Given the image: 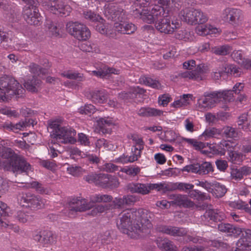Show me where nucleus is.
Wrapping results in <instances>:
<instances>
[{
  "label": "nucleus",
  "instance_id": "nucleus-1",
  "mask_svg": "<svg viewBox=\"0 0 251 251\" xmlns=\"http://www.w3.org/2000/svg\"><path fill=\"white\" fill-rule=\"evenodd\" d=\"M153 214L147 210L127 209L119 216L117 221L118 228L131 238L143 237L149 233L152 227L150 221Z\"/></svg>",
  "mask_w": 251,
  "mask_h": 251
},
{
  "label": "nucleus",
  "instance_id": "nucleus-2",
  "mask_svg": "<svg viewBox=\"0 0 251 251\" xmlns=\"http://www.w3.org/2000/svg\"><path fill=\"white\" fill-rule=\"evenodd\" d=\"M151 0H134L131 6L132 14L136 18L151 24L166 19L169 16V7L168 6L155 5L151 11L143 8L148 6Z\"/></svg>",
  "mask_w": 251,
  "mask_h": 251
},
{
  "label": "nucleus",
  "instance_id": "nucleus-3",
  "mask_svg": "<svg viewBox=\"0 0 251 251\" xmlns=\"http://www.w3.org/2000/svg\"><path fill=\"white\" fill-rule=\"evenodd\" d=\"M25 91L22 85L12 77H0V100L7 101L14 95L22 96Z\"/></svg>",
  "mask_w": 251,
  "mask_h": 251
},
{
  "label": "nucleus",
  "instance_id": "nucleus-4",
  "mask_svg": "<svg viewBox=\"0 0 251 251\" xmlns=\"http://www.w3.org/2000/svg\"><path fill=\"white\" fill-rule=\"evenodd\" d=\"M231 92L227 90L205 92L203 93L204 98L198 100L199 105L204 108L209 109L221 101H230L232 99Z\"/></svg>",
  "mask_w": 251,
  "mask_h": 251
},
{
  "label": "nucleus",
  "instance_id": "nucleus-5",
  "mask_svg": "<svg viewBox=\"0 0 251 251\" xmlns=\"http://www.w3.org/2000/svg\"><path fill=\"white\" fill-rule=\"evenodd\" d=\"M17 199L21 206L29 208L32 210L42 208L48 204L46 199L29 192L20 193Z\"/></svg>",
  "mask_w": 251,
  "mask_h": 251
},
{
  "label": "nucleus",
  "instance_id": "nucleus-6",
  "mask_svg": "<svg viewBox=\"0 0 251 251\" xmlns=\"http://www.w3.org/2000/svg\"><path fill=\"white\" fill-rule=\"evenodd\" d=\"M221 17L223 21L236 27L242 25L244 13L239 8L228 7L223 10Z\"/></svg>",
  "mask_w": 251,
  "mask_h": 251
},
{
  "label": "nucleus",
  "instance_id": "nucleus-7",
  "mask_svg": "<svg viewBox=\"0 0 251 251\" xmlns=\"http://www.w3.org/2000/svg\"><path fill=\"white\" fill-rule=\"evenodd\" d=\"M66 29L71 35L78 40H86L91 36L89 28L85 25L78 22L68 23Z\"/></svg>",
  "mask_w": 251,
  "mask_h": 251
},
{
  "label": "nucleus",
  "instance_id": "nucleus-8",
  "mask_svg": "<svg viewBox=\"0 0 251 251\" xmlns=\"http://www.w3.org/2000/svg\"><path fill=\"white\" fill-rule=\"evenodd\" d=\"M103 13L105 17L111 21L122 22L127 19L126 12L122 7L113 3L105 5Z\"/></svg>",
  "mask_w": 251,
  "mask_h": 251
},
{
  "label": "nucleus",
  "instance_id": "nucleus-9",
  "mask_svg": "<svg viewBox=\"0 0 251 251\" xmlns=\"http://www.w3.org/2000/svg\"><path fill=\"white\" fill-rule=\"evenodd\" d=\"M10 165H5V171L12 172L14 173L22 174L25 173L26 174L29 171H31L32 167L25 159L18 155Z\"/></svg>",
  "mask_w": 251,
  "mask_h": 251
},
{
  "label": "nucleus",
  "instance_id": "nucleus-10",
  "mask_svg": "<svg viewBox=\"0 0 251 251\" xmlns=\"http://www.w3.org/2000/svg\"><path fill=\"white\" fill-rule=\"evenodd\" d=\"M209 69L204 64L197 65L195 69L191 71H185L178 74V76L184 78L199 81L205 79V74Z\"/></svg>",
  "mask_w": 251,
  "mask_h": 251
},
{
  "label": "nucleus",
  "instance_id": "nucleus-11",
  "mask_svg": "<svg viewBox=\"0 0 251 251\" xmlns=\"http://www.w3.org/2000/svg\"><path fill=\"white\" fill-rule=\"evenodd\" d=\"M181 24L177 19L170 20L169 18L155 24L157 30L161 33L171 34L177 31L181 27Z\"/></svg>",
  "mask_w": 251,
  "mask_h": 251
},
{
  "label": "nucleus",
  "instance_id": "nucleus-12",
  "mask_svg": "<svg viewBox=\"0 0 251 251\" xmlns=\"http://www.w3.org/2000/svg\"><path fill=\"white\" fill-rule=\"evenodd\" d=\"M32 238L40 246L44 247H48L56 241V235L49 230L35 231L33 233Z\"/></svg>",
  "mask_w": 251,
  "mask_h": 251
},
{
  "label": "nucleus",
  "instance_id": "nucleus-13",
  "mask_svg": "<svg viewBox=\"0 0 251 251\" xmlns=\"http://www.w3.org/2000/svg\"><path fill=\"white\" fill-rule=\"evenodd\" d=\"M25 20L29 25H39L41 23V17L36 4L25 5L23 9Z\"/></svg>",
  "mask_w": 251,
  "mask_h": 251
},
{
  "label": "nucleus",
  "instance_id": "nucleus-14",
  "mask_svg": "<svg viewBox=\"0 0 251 251\" xmlns=\"http://www.w3.org/2000/svg\"><path fill=\"white\" fill-rule=\"evenodd\" d=\"M93 207L91 202H88L84 199H73L69 203L68 216L71 217L74 213L76 212H83L88 210Z\"/></svg>",
  "mask_w": 251,
  "mask_h": 251
},
{
  "label": "nucleus",
  "instance_id": "nucleus-15",
  "mask_svg": "<svg viewBox=\"0 0 251 251\" xmlns=\"http://www.w3.org/2000/svg\"><path fill=\"white\" fill-rule=\"evenodd\" d=\"M76 134V131L71 127L63 126L56 132L54 138L62 143H72L75 141Z\"/></svg>",
  "mask_w": 251,
  "mask_h": 251
},
{
  "label": "nucleus",
  "instance_id": "nucleus-16",
  "mask_svg": "<svg viewBox=\"0 0 251 251\" xmlns=\"http://www.w3.org/2000/svg\"><path fill=\"white\" fill-rule=\"evenodd\" d=\"M46 8L53 14L64 17L69 15L72 10L71 7L62 0H58L54 5H47Z\"/></svg>",
  "mask_w": 251,
  "mask_h": 251
},
{
  "label": "nucleus",
  "instance_id": "nucleus-17",
  "mask_svg": "<svg viewBox=\"0 0 251 251\" xmlns=\"http://www.w3.org/2000/svg\"><path fill=\"white\" fill-rule=\"evenodd\" d=\"M18 155L10 148L0 147V169L5 171V165H10Z\"/></svg>",
  "mask_w": 251,
  "mask_h": 251
},
{
  "label": "nucleus",
  "instance_id": "nucleus-18",
  "mask_svg": "<svg viewBox=\"0 0 251 251\" xmlns=\"http://www.w3.org/2000/svg\"><path fill=\"white\" fill-rule=\"evenodd\" d=\"M225 218V213L218 209L206 210L201 217V219L205 225H209L212 222L221 221Z\"/></svg>",
  "mask_w": 251,
  "mask_h": 251
},
{
  "label": "nucleus",
  "instance_id": "nucleus-19",
  "mask_svg": "<svg viewBox=\"0 0 251 251\" xmlns=\"http://www.w3.org/2000/svg\"><path fill=\"white\" fill-rule=\"evenodd\" d=\"M241 236L236 243V249L239 251L246 249L247 247L251 246V230L249 229H242Z\"/></svg>",
  "mask_w": 251,
  "mask_h": 251
},
{
  "label": "nucleus",
  "instance_id": "nucleus-20",
  "mask_svg": "<svg viewBox=\"0 0 251 251\" xmlns=\"http://www.w3.org/2000/svg\"><path fill=\"white\" fill-rule=\"evenodd\" d=\"M119 183L117 177L107 174H101L99 186L103 188H116Z\"/></svg>",
  "mask_w": 251,
  "mask_h": 251
},
{
  "label": "nucleus",
  "instance_id": "nucleus-21",
  "mask_svg": "<svg viewBox=\"0 0 251 251\" xmlns=\"http://www.w3.org/2000/svg\"><path fill=\"white\" fill-rule=\"evenodd\" d=\"M120 71L105 65H102L98 70L92 71V74L98 77L106 78L111 74L119 75Z\"/></svg>",
  "mask_w": 251,
  "mask_h": 251
},
{
  "label": "nucleus",
  "instance_id": "nucleus-22",
  "mask_svg": "<svg viewBox=\"0 0 251 251\" xmlns=\"http://www.w3.org/2000/svg\"><path fill=\"white\" fill-rule=\"evenodd\" d=\"M44 67H42L34 63H31L28 66L30 72L34 75L35 76H39L41 75H45L48 73V69L50 67L49 61L47 60H44L43 64Z\"/></svg>",
  "mask_w": 251,
  "mask_h": 251
},
{
  "label": "nucleus",
  "instance_id": "nucleus-23",
  "mask_svg": "<svg viewBox=\"0 0 251 251\" xmlns=\"http://www.w3.org/2000/svg\"><path fill=\"white\" fill-rule=\"evenodd\" d=\"M127 189L132 193L146 195L150 192L149 184L130 183L127 185Z\"/></svg>",
  "mask_w": 251,
  "mask_h": 251
},
{
  "label": "nucleus",
  "instance_id": "nucleus-24",
  "mask_svg": "<svg viewBox=\"0 0 251 251\" xmlns=\"http://www.w3.org/2000/svg\"><path fill=\"white\" fill-rule=\"evenodd\" d=\"M196 9L193 8H186L180 12V17L181 20L189 24L196 25L197 19L195 18Z\"/></svg>",
  "mask_w": 251,
  "mask_h": 251
},
{
  "label": "nucleus",
  "instance_id": "nucleus-25",
  "mask_svg": "<svg viewBox=\"0 0 251 251\" xmlns=\"http://www.w3.org/2000/svg\"><path fill=\"white\" fill-rule=\"evenodd\" d=\"M108 96V93L104 89L95 90L91 93V100L95 103H105Z\"/></svg>",
  "mask_w": 251,
  "mask_h": 251
},
{
  "label": "nucleus",
  "instance_id": "nucleus-26",
  "mask_svg": "<svg viewBox=\"0 0 251 251\" xmlns=\"http://www.w3.org/2000/svg\"><path fill=\"white\" fill-rule=\"evenodd\" d=\"M115 30L122 34H130L136 30L135 25L132 23H116L114 25Z\"/></svg>",
  "mask_w": 251,
  "mask_h": 251
},
{
  "label": "nucleus",
  "instance_id": "nucleus-27",
  "mask_svg": "<svg viewBox=\"0 0 251 251\" xmlns=\"http://www.w3.org/2000/svg\"><path fill=\"white\" fill-rule=\"evenodd\" d=\"M98 126L103 133H109L110 129L108 127L114 124L113 118L110 117L100 118L97 120Z\"/></svg>",
  "mask_w": 251,
  "mask_h": 251
},
{
  "label": "nucleus",
  "instance_id": "nucleus-28",
  "mask_svg": "<svg viewBox=\"0 0 251 251\" xmlns=\"http://www.w3.org/2000/svg\"><path fill=\"white\" fill-rule=\"evenodd\" d=\"M132 155H128L123 154L119 157L116 159V161L122 164L132 163L138 160L140 157L141 153L139 151H135L132 149Z\"/></svg>",
  "mask_w": 251,
  "mask_h": 251
},
{
  "label": "nucleus",
  "instance_id": "nucleus-29",
  "mask_svg": "<svg viewBox=\"0 0 251 251\" xmlns=\"http://www.w3.org/2000/svg\"><path fill=\"white\" fill-rule=\"evenodd\" d=\"M196 174L200 175H207L214 172L212 164L209 162H203L201 164L197 163Z\"/></svg>",
  "mask_w": 251,
  "mask_h": 251
},
{
  "label": "nucleus",
  "instance_id": "nucleus-30",
  "mask_svg": "<svg viewBox=\"0 0 251 251\" xmlns=\"http://www.w3.org/2000/svg\"><path fill=\"white\" fill-rule=\"evenodd\" d=\"M162 114V111L149 107H142L138 111V114L142 117L160 116Z\"/></svg>",
  "mask_w": 251,
  "mask_h": 251
},
{
  "label": "nucleus",
  "instance_id": "nucleus-31",
  "mask_svg": "<svg viewBox=\"0 0 251 251\" xmlns=\"http://www.w3.org/2000/svg\"><path fill=\"white\" fill-rule=\"evenodd\" d=\"M174 205L184 207H192L194 203L188 199L186 195L178 194Z\"/></svg>",
  "mask_w": 251,
  "mask_h": 251
},
{
  "label": "nucleus",
  "instance_id": "nucleus-32",
  "mask_svg": "<svg viewBox=\"0 0 251 251\" xmlns=\"http://www.w3.org/2000/svg\"><path fill=\"white\" fill-rule=\"evenodd\" d=\"M238 126L239 129H242L244 131H248L250 130L251 126V121L249 119L247 113H243L239 117L237 121Z\"/></svg>",
  "mask_w": 251,
  "mask_h": 251
},
{
  "label": "nucleus",
  "instance_id": "nucleus-33",
  "mask_svg": "<svg viewBox=\"0 0 251 251\" xmlns=\"http://www.w3.org/2000/svg\"><path fill=\"white\" fill-rule=\"evenodd\" d=\"M156 243L158 247L163 251H176V247L170 241L158 239Z\"/></svg>",
  "mask_w": 251,
  "mask_h": 251
},
{
  "label": "nucleus",
  "instance_id": "nucleus-34",
  "mask_svg": "<svg viewBox=\"0 0 251 251\" xmlns=\"http://www.w3.org/2000/svg\"><path fill=\"white\" fill-rule=\"evenodd\" d=\"M232 50V48L228 45H223L212 47L211 51L218 55L225 56L229 53Z\"/></svg>",
  "mask_w": 251,
  "mask_h": 251
},
{
  "label": "nucleus",
  "instance_id": "nucleus-35",
  "mask_svg": "<svg viewBox=\"0 0 251 251\" xmlns=\"http://www.w3.org/2000/svg\"><path fill=\"white\" fill-rule=\"evenodd\" d=\"M79 48L81 50L85 52L99 53L100 51L97 44L90 42L81 43L79 45Z\"/></svg>",
  "mask_w": 251,
  "mask_h": 251
},
{
  "label": "nucleus",
  "instance_id": "nucleus-36",
  "mask_svg": "<svg viewBox=\"0 0 251 251\" xmlns=\"http://www.w3.org/2000/svg\"><path fill=\"white\" fill-rule=\"evenodd\" d=\"M120 171L126 174L130 177H133L140 173L141 168L136 165H130L121 168Z\"/></svg>",
  "mask_w": 251,
  "mask_h": 251
},
{
  "label": "nucleus",
  "instance_id": "nucleus-37",
  "mask_svg": "<svg viewBox=\"0 0 251 251\" xmlns=\"http://www.w3.org/2000/svg\"><path fill=\"white\" fill-rule=\"evenodd\" d=\"M226 192L227 189L224 185L215 181L214 186L212 192L214 196L216 198H221L226 194Z\"/></svg>",
  "mask_w": 251,
  "mask_h": 251
},
{
  "label": "nucleus",
  "instance_id": "nucleus-38",
  "mask_svg": "<svg viewBox=\"0 0 251 251\" xmlns=\"http://www.w3.org/2000/svg\"><path fill=\"white\" fill-rule=\"evenodd\" d=\"M41 80L33 76L31 80H28L24 83L25 87L28 91L35 92L37 91Z\"/></svg>",
  "mask_w": 251,
  "mask_h": 251
},
{
  "label": "nucleus",
  "instance_id": "nucleus-39",
  "mask_svg": "<svg viewBox=\"0 0 251 251\" xmlns=\"http://www.w3.org/2000/svg\"><path fill=\"white\" fill-rule=\"evenodd\" d=\"M192 96L191 94H184L180 98L174 101L171 104L173 107L178 108L187 105L189 103V98Z\"/></svg>",
  "mask_w": 251,
  "mask_h": 251
},
{
  "label": "nucleus",
  "instance_id": "nucleus-40",
  "mask_svg": "<svg viewBox=\"0 0 251 251\" xmlns=\"http://www.w3.org/2000/svg\"><path fill=\"white\" fill-rule=\"evenodd\" d=\"M224 70L223 71L225 73L230 74L235 77H239L242 74L241 69L236 67L234 65L225 64H224Z\"/></svg>",
  "mask_w": 251,
  "mask_h": 251
},
{
  "label": "nucleus",
  "instance_id": "nucleus-41",
  "mask_svg": "<svg viewBox=\"0 0 251 251\" xmlns=\"http://www.w3.org/2000/svg\"><path fill=\"white\" fill-rule=\"evenodd\" d=\"M182 140L187 143L196 150H200L205 148L208 146V143L199 141L195 139L182 138Z\"/></svg>",
  "mask_w": 251,
  "mask_h": 251
},
{
  "label": "nucleus",
  "instance_id": "nucleus-42",
  "mask_svg": "<svg viewBox=\"0 0 251 251\" xmlns=\"http://www.w3.org/2000/svg\"><path fill=\"white\" fill-rule=\"evenodd\" d=\"M31 187L36 190L37 192L40 194L49 195L51 193V189L45 187L42 184L37 181H32L30 184Z\"/></svg>",
  "mask_w": 251,
  "mask_h": 251
},
{
  "label": "nucleus",
  "instance_id": "nucleus-43",
  "mask_svg": "<svg viewBox=\"0 0 251 251\" xmlns=\"http://www.w3.org/2000/svg\"><path fill=\"white\" fill-rule=\"evenodd\" d=\"M46 27L48 29L50 34L54 36L57 37L60 35L61 31V27L58 26L56 24H54L50 21H47Z\"/></svg>",
  "mask_w": 251,
  "mask_h": 251
},
{
  "label": "nucleus",
  "instance_id": "nucleus-44",
  "mask_svg": "<svg viewBox=\"0 0 251 251\" xmlns=\"http://www.w3.org/2000/svg\"><path fill=\"white\" fill-rule=\"evenodd\" d=\"M140 81L144 84L153 88H161V84L157 80H154L150 77L142 76L140 78Z\"/></svg>",
  "mask_w": 251,
  "mask_h": 251
},
{
  "label": "nucleus",
  "instance_id": "nucleus-45",
  "mask_svg": "<svg viewBox=\"0 0 251 251\" xmlns=\"http://www.w3.org/2000/svg\"><path fill=\"white\" fill-rule=\"evenodd\" d=\"M16 218L20 222L22 223L30 222L34 219V217L32 215L23 211L17 212Z\"/></svg>",
  "mask_w": 251,
  "mask_h": 251
},
{
  "label": "nucleus",
  "instance_id": "nucleus-46",
  "mask_svg": "<svg viewBox=\"0 0 251 251\" xmlns=\"http://www.w3.org/2000/svg\"><path fill=\"white\" fill-rule=\"evenodd\" d=\"M111 27V26H106L102 23H99L96 26V29L101 34H105L110 37H113L115 35L109 29Z\"/></svg>",
  "mask_w": 251,
  "mask_h": 251
},
{
  "label": "nucleus",
  "instance_id": "nucleus-47",
  "mask_svg": "<svg viewBox=\"0 0 251 251\" xmlns=\"http://www.w3.org/2000/svg\"><path fill=\"white\" fill-rule=\"evenodd\" d=\"M83 16L85 19L92 22H100L102 20L100 15L91 10L84 11Z\"/></svg>",
  "mask_w": 251,
  "mask_h": 251
},
{
  "label": "nucleus",
  "instance_id": "nucleus-48",
  "mask_svg": "<svg viewBox=\"0 0 251 251\" xmlns=\"http://www.w3.org/2000/svg\"><path fill=\"white\" fill-rule=\"evenodd\" d=\"M229 160L233 164H240L243 160L241 153L233 151L228 153Z\"/></svg>",
  "mask_w": 251,
  "mask_h": 251
},
{
  "label": "nucleus",
  "instance_id": "nucleus-49",
  "mask_svg": "<svg viewBox=\"0 0 251 251\" xmlns=\"http://www.w3.org/2000/svg\"><path fill=\"white\" fill-rule=\"evenodd\" d=\"M185 240L187 242H192L194 243H200L202 244L203 246H206V247L207 246V241L205 240L204 238L195 235H188L185 237Z\"/></svg>",
  "mask_w": 251,
  "mask_h": 251
},
{
  "label": "nucleus",
  "instance_id": "nucleus-50",
  "mask_svg": "<svg viewBox=\"0 0 251 251\" xmlns=\"http://www.w3.org/2000/svg\"><path fill=\"white\" fill-rule=\"evenodd\" d=\"M101 175V174H97L94 173H91L85 176L84 179L89 183H95L96 185H99Z\"/></svg>",
  "mask_w": 251,
  "mask_h": 251
},
{
  "label": "nucleus",
  "instance_id": "nucleus-51",
  "mask_svg": "<svg viewBox=\"0 0 251 251\" xmlns=\"http://www.w3.org/2000/svg\"><path fill=\"white\" fill-rule=\"evenodd\" d=\"M112 240L110 232L108 230L101 233L98 238V242H100L102 244H108Z\"/></svg>",
  "mask_w": 251,
  "mask_h": 251
},
{
  "label": "nucleus",
  "instance_id": "nucleus-52",
  "mask_svg": "<svg viewBox=\"0 0 251 251\" xmlns=\"http://www.w3.org/2000/svg\"><path fill=\"white\" fill-rule=\"evenodd\" d=\"M132 139L134 142V143L135 144L132 149L135 151H139V153H141V151L144 148L143 141L142 139L137 135L132 136Z\"/></svg>",
  "mask_w": 251,
  "mask_h": 251
},
{
  "label": "nucleus",
  "instance_id": "nucleus-53",
  "mask_svg": "<svg viewBox=\"0 0 251 251\" xmlns=\"http://www.w3.org/2000/svg\"><path fill=\"white\" fill-rule=\"evenodd\" d=\"M195 16V18L197 19L196 25L202 24L206 22L208 20L207 15L200 9H196Z\"/></svg>",
  "mask_w": 251,
  "mask_h": 251
},
{
  "label": "nucleus",
  "instance_id": "nucleus-54",
  "mask_svg": "<svg viewBox=\"0 0 251 251\" xmlns=\"http://www.w3.org/2000/svg\"><path fill=\"white\" fill-rule=\"evenodd\" d=\"M236 145L229 141H223L220 143V147L224 151H227L228 153L234 151Z\"/></svg>",
  "mask_w": 251,
  "mask_h": 251
},
{
  "label": "nucleus",
  "instance_id": "nucleus-55",
  "mask_svg": "<svg viewBox=\"0 0 251 251\" xmlns=\"http://www.w3.org/2000/svg\"><path fill=\"white\" fill-rule=\"evenodd\" d=\"M216 133L217 129L216 128H207L200 136V138L201 140H207L210 138L213 137L216 134Z\"/></svg>",
  "mask_w": 251,
  "mask_h": 251
},
{
  "label": "nucleus",
  "instance_id": "nucleus-56",
  "mask_svg": "<svg viewBox=\"0 0 251 251\" xmlns=\"http://www.w3.org/2000/svg\"><path fill=\"white\" fill-rule=\"evenodd\" d=\"M78 112L81 114L89 115L95 112V108L92 104H86L78 109Z\"/></svg>",
  "mask_w": 251,
  "mask_h": 251
},
{
  "label": "nucleus",
  "instance_id": "nucleus-57",
  "mask_svg": "<svg viewBox=\"0 0 251 251\" xmlns=\"http://www.w3.org/2000/svg\"><path fill=\"white\" fill-rule=\"evenodd\" d=\"M61 75L69 79H76L78 78L79 81L82 80V77L80 74L73 72L72 71H69L64 72L61 73Z\"/></svg>",
  "mask_w": 251,
  "mask_h": 251
},
{
  "label": "nucleus",
  "instance_id": "nucleus-58",
  "mask_svg": "<svg viewBox=\"0 0 251 251\" xmlns=\"http://www.w3.org/2000/svg\"><path fill=\"white\" fill-rule=\"evenodd\" d=\"M229 205L231 208L237 209H246L248 207V204L240 200L231 201L229 202Z\"/></svg>",
  "mask_w": 251,
  "mask_h": 251
},
{
  "label": "nucleus",
  "instance_id": "nucleus-59",
  "mask_svg": "<svg viewBox=\"0 0 251 251\" xmlns=\"http://www.w3.org/2000/svg\"><path fill=\"white\" fill-rule=\"evenodd\" d=\"M49 127L53 129L52 131V135L55 137V134L56 132L58 131V130L60 129L61 126H60V121L58 119H56L55 120H50L49 121Z\"/></svg>",
  "mask_w": 251,
  "mask_h": 251
},
{
  "label": "nucleus",
  "instance_id": "nucleus-60",
  "mask_svg": "<svg viewBox=\"0 0 251 251\" xmlns=\"http://www.w3.org/2000/svg\"><path fill=\"white\" fill-rule=\"evenodd\" d=\"M194 186L192 184L177 182L178 191L187 192L188 190L193 189Z\"/></svg>",
  "mask_w": 251,
  "mask_h": 251
},
{
  "label": "nucleus",
  "instance_id": "nucleus-61",
  "mask_svg": "<svg viewBox=\"0 0 251 251\" xmlns=\"http://www.w3.org/2000/svg\"><path fill=\"white\" fill-rule=\"evenodd\" d=\"M224 134L227 138H235L237 136V133L235 128L227 126L224 129Z\"/></svg>",
  "mask_w": 251,
  "mask_h": 251
},
{
  "label": "nucleus",
  "instance_id": "nucleus-62",
  "mask_svg": "<svg viewBox=\"0 0 251 251\" xmlns=\"http://www.w3.org/2000/svg\"><path fill=\"white\" fill-rule=\"evenodd\" d=\"M208 25H200L196 28V32L199 35L205 36L208 35Z\"/></svg>",
  "mask_w": 251,
  "mask_h": 251
},
{
  "label": "nucleus",
  "instance_id": "nucleus-63",
  "mask_svg": "<svg viewBox=\"0 0 251 251\" xmlns=\"http://www.w3.org/2000/svg\"><path fill=\"white\" fill-rule=\"evenodd\" d=\"M156 230L159 232L172 236L171 226L159 225L156 227Z\"/></svg>",
  "mask_w": 251,
  "mask_h": 251
},
{
  "label": "nucleus",
  "instance_id": "nucleus-64",
  "mask_svg": "<svg viewBox=\"0 0 251 251\" xmlns=\"http://www.w3.org/2000/svg\"><path fill=\"white\" fill-rule=\"evenodd\" d=\"M171 97L169 94H164L159 97L158 102L160 105L165 106L171 101Z\"/></svg>",
  "mask_w": 251,
  "mask_h": 251
}]
</instances>
